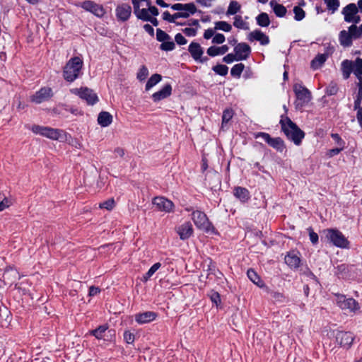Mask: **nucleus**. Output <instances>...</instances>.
<instances>
[{
    "label": "nucleus",
    "instance_id": "nucleus-1",
    "mask_svg": "<svg viewBox=\"0 0 362 362\" xmlns=\"http://www.w3.org/2000/svg\"><path fill=\"white\" fill-rule=\"evenodd\" d=\"M280 124L283 132L288 138L292 140L296 145H299L304 137L303 132L287 117H281Z\"/></svg>",
    "mask_w": 362,
    "mask_h": 362
},
{
    "label": "nucleus",
    "instance_id": "nucleus-2",
    "mask_svg": "<svg viewBox=\"0 0 362 362\" xmlns=\"http://www.w3.org/2000/svg\"><path fill=\"white\" fill-rule=\"evenodd\" d=\"M322 239L325 238L326 241L341 248H349V242L345 236L338 230L334 228H327L322 230Z\"/></svg>",
    "mask_w": 362,
    "mask_h": 362
},
{
    "label": "nucleus",
    "instance_id": "nucleus-3",
    "mask_svg": "<svg viewBox=\"0 0 362 362\" xmlns=\"http://www.w3.org/2000/svg\"><path fill=\"white\" fill-rule=\"evenodd\" d=\"M83 66V61L78 57L71 58L64 68L63 76L66 81L72 82L76 79Z\"/></svg>",
    "mask_w": 362,
    "mask_h": 362
},
{
    "label": "nucleus",
    "instance_id": "nucleus-4",
    "mask_svg": "<svg viewBox=\"0 0 362 362\" xmlns=\"http://www.w3.org/2000/svg\"><path fill=\"white\" fill-rule=\"evenodd\" d=\"M31 130L35 134H39L52 140L64 141V139L66 137V134L63 131L48 127L33 125L31 127Z\"/></svg>",
    "mask_w": 362,
    "mask_h": 362
},
{
    "label": "nucleus",
    "instance_id": "nucleus-5",
    "mask_svg": "<svg viewBox=\"0 0 362 362\" xmlns=\"http://www.w3.org/2000/svg\"><path fill=\"white\" fill-rule=\"evenodd\" d=\"M192 218L195 226L200 230L210 234L216 233L214 227L209 221L208 218L204 213L200 211H194L192 213Z\"/></svg>",
    "mask_w": 362,
    "mask_h": 362
},
{
    "label": "nucleus",
    "instance_id": "nucleus-6",
    "mask_svg": "<svg viewBox=\"0 0 362 362\" xmlns=\"http://www.w3.org/2000/svg\"><path fill=\"white\" fill-rule=\"evenodd\" d=\"M293 90L296 96L295 105L297 109L303 107L308 104L311 98L310 91L301 84L296 83L293 86Z\"/></svg>",
    "mask_w": 362,
    "mask_h": 362
},
{
    "label": "nucleus",
    "instance_id": "nucleus-7",
    "mask_svg": "<svg viewBox=\"0 0 362 362\" xmlns=\"http://www.w3.org/2000/svg\"><path fill=\"white\" fill-rule=\"evenodd\" d=\"M159 14L158 10L155 6H148V8H142L136 12V17L145 21L151 22L154 26H157L158 22L155 18Z\"/></svg>",
    "mask_w": 362,
    "mask_h": 362
},
{
    "label": "nucleus",
    "instance_id": "nucleus-8",
    "mask_svg": "<svg viewBox=\"0 0 362 362\" xmlns=\"http://www.w3.org/2000/svg\"><path fill=\"white\" fill-rule=\"evenodd\" d=\"M358 8L355 4H349L342 10V14L344 16V21L347 23L357 24L361 21V18L358 15Z\"/></svg>",
    "mask_w": 362,
    "mask_h": 362
},
{
    "label": "nucleus",
    "instance_id": "nucleus-9",
    "mask_svg": "<svg viewBox=\"0 0 362 362\" xmlns=\"http://www.w3.org/2000/svg\"><path fill=\"white\" fill-rule=\"evenodd\" d=\"M337 304L342 309L351 313L359 310L358 303L353 298H346L344 296L338 295L336 299Z\"/></svg>",
    "mask_w": 362,
    "mask_h": 362
},
{
    "label": "nucleus",
    "instance_id": "nucleus-10",
    "mask_svg": "<svg viewBox=\"0 0 362 362\" xmlns=\"http://www.w3.org/2000/svg\"><path fill=\"white\" fill-rule=\"evenodd\" d=\"M71 93L78 95L89 105H93L98 100L96 94L88 88H74L71 90Z\"/></svg>",
    "mask_w": 362,
    "mask_h": 362
},
{
    "label": "nucleus",
    "instance_id": "nucleus-11",
    "mask_svg": "<svg viewBox=\"0 0 362 362\" xmlns=\"http://www.w3.org/2000/svg\"><path fill=\"white\" fill-rule=\"evenodd\" d=\"M52 95L51 88L43 87L31 96V101L40 104L49 100Z\"/></svg>",
    "mask_w": 362,
    "mask_h": 362
},
{
    "label": "nucleus",
    "instance_id": "nucleus-12",
    "mask_svg": "<svg viewBox=\"0 0 362 362\" xmlns=\"http://www.w3.org/2000/svg\"><path fill=\"white\" fill-rule=\"evenodd\" d=\"M153 204L157 210L167 213L172 211L174 207V204L170 200L163 197L154 198Z\"/></svg>",
    "mask_w": 362,
    "mask_h": 362
},
{
    "label": "nucleus",
    "instance_id": "nucleus-13",
    "mask_svg": "<svg viewBox=\"0 0 362 362\" xmlns=\"http://www.w3.org/2000/svg\"><path fill=\"white\" fill-rule=\"evenodd\" d=\"M337 341L341 346L349 349L354 339V336L352 333L348 332H339L336 336Z\"/></svg>",
    "mask_w": 362,
    "mask_h": 362
},
{
    "label": "nucleus",
    "instance_id": "nucleus-14",
    "mask_svg": "<svg viewBox=\"0 0 362 362\" xmlns=\"http://www.w3.org/2000/svg\"><path fill=\"white\" fill-rule=\"evenodd\" d=\"M251 49L246 43H239L234 47L236 61L245 60L249 57Z\"/></svg>",
    "mask_w": 362,
    "mask_h": 362
},
{
    "label": "nucleus",
    "instance_id": "nucleus-15",
    "mask_svg": "<svg viewBox=\"0 0 362 362\" xmlns=\"http://www.w3.org/2000/svg\"><path fill=\"white\" fill-rule=\"evenodd\" d=\"M286 264L291 269H296L300 264V257L298 252H289L285 257Z\"/></svg>",
    "mask_w": 362,
    "mask_h": 362
},
{
    "label": "nucleus",
    "instance_id": "nucleus-16",
    "mask_svg": "<svg viewBox=\"0 0 362 362\" xmlns=\"http://www.w3.org/2000/svg\"><path fill=\"white\" fill-rule=\"evenodd\" d=\"M176 231L181 240H187L193 234V228L189 222H186L177 228Z\"/></svg>",
    "mask_w": 362,
    "mask_h": 362
},
{
    "label": "nucleus",
    "instance_id": "nucleus-17",
    "mask_svg": "<svg viewBox=\"0 0 362 362\" xmlns=\"http://www.w3.org/2000/svg\"><path fill=\"white\" fill-rule=\"evenodd\" d=\"M132 8L128 4H122L116 8V16L119 21H126L131 16Z\"/></svg>",
    "mask_w": 362,
    "mask_h": 362
},
{
    "label": "nucleus",
    "instance_id": "nucleus-18",
    "mask_svg": "<svg viewBox=\"0 0 362 362\" xmlns=\"http://www.w3.org/2000/svg\"><path fill=\"white\" fill-rule=\"evenodd\" d=\"M82 8L88 11L93 13L97 16H103L105 13L103 8L100 6L90 1L83 2L82 4Z\"/></svg>",
    "mask_w": 362,
    "mask_h": 362
},
{
    "label": "nucleus",
    "instance_id": "nucleus-19",
    "mask_svg": "<svg viewBox=\"0 0 362 362\" xmlns=\"http://www.w3.org/2000/svg\"><path fill=\"white\" fill-rule=\"evenodd\" d=\"M171 93L172 86L170 84H166L162 88V89L154 93L152 95V98L154 102H158L170 96Z\"/></svg>",
    "mask_w": 362,
    "mask_h": 362
},
{
    "label": "nucleus",
    "instance_id": "nucleus-20",
    "mask_svg": "<svg viewBox=\"0 0 362 362\" xmlns=\"http://www.w3.org/2000/svg\"><path fill=\"white\" fill-rule=\"evenodd\" d=\"M248 39L250 41H259L260 44L262 45H266L269 43V37L266 35L264 33L258 30L251 32L249 34Z\"/></svg>",
    "mask_w": 362,
    "mask_h": 362
},
{
    "label": "nucleus",
    "instance_id": "nucleus-21",
    "mask_svg": "<svg viewBox=\"0 0 362 362\" xmlns=\"http://www.w3.org/2000/svg\"><path fill=\"white\" fill-rule=\"evenodd\" d=\"M188 50L194 60L200 62L203 61L202 59V56L204 54V51L199 43L192 42L189 46Z\"/></svg>",
    "mask_w": 362,
    "mask_h": 362
},
{
    "label": "nucleus",
    "instance_id": "nucleus-22",
    "mask_svg": "<svg viewBox=\"0 0 362 362\" xmlns=\"http://www.w3.org/2000/svg\"><path fill=\"white\" fill-rule=\"evenodd\" d=\"M156 317V314L153 312H145L138 313L135 315V320L139 324L148 323L153 321Z\"/></svg>",
    "mask_w": 362,
    "mask_h": 362
},
{
    "label": "nucleus",
    "instance_id": "nucleus-23",
    "mask_svg": "<svg viewBox=\"0 0 362 362\" xmlns=\"http://www.w3.org/2000/svg\"><path fill=\"white\" fill-rule=\"evenodd\" d=\"M196 7L193 4H186L185 7L180 11L177 12V20L180 18H188L190 15L194 13Z\"/></svg>",
    "mask_w": 362,
    "mask_h": 362
},
{
    "label": "nucleus",
    "instance_id": "nucleus-24",
    "mask_svg": "<svg viewBox=\"0 0 362 362\" xmlns=\"http://www.w3.org/2000/svg\"><path fill=\"white\" fill-rule=\"evenodd\" d=\"M228 47L226 45L221 47L211 46L208 48L206 52L210 57L223 55L228 51Z\"/></svg>",
    "mask_w": 362,
    "mask_h": 362
},
{
    "label": "nucleus",
    "instance_id": "nucleus-25",
    "mask_svg": "<svg viewBox=\"0 0 362 362\" xmlns=\"http://www.w3.org/2000/svg\"><path fill=\"white\" fill-rule=\"evenodd\" d=\"M354 70V62L346 59L341 62V71L345 78H348Z\"/></svg>",
    "mask_w": 362,
    "mask_h": 362
},
{
    "label": "nucleus",
    "instance_id": "nucleus-26",
    "mask_svg": "<svg viewBox=\"0 0 362 362\" xmlns=\"http://www.w3.org/2000/svg\"><path fill=\"white\" fill-rule=\"evenodd\" d=\"M234 195L242 202H246L250 199V193L245 188L237 187L234 189Z\"/></svg>",
    "mask_w": 362,
    "mask_h": 362
},
{
    "label": "nucleus",
    "instance_id": "nucleus-27",
    "mask_svg": "<svg viewBox=\"0 0 362 362\" xmlns=\"http://www.w3.org/2000/svg\"><path fill=\"white\" fill-rule=\"evenodd\" d=\"M112 122V116L107 112H101L98 117V124L103 127L109 126Z\"/></svg>",
    "mask_w": 362,
    "mask_h": 362
},
{
    "label": "nucleus",
    "instance_id": "nucleus-28",
    "mask_svg": "<svg viewBox=\"0 0 362 362\" xmlns=\"http://www.w3.org/2000/svg\"><path fill=\"white\" fill-rule=\"evenodd\" d=\"M352 37L349 30H341L339 33V42L344 47H349L352 44Z\"/></svg>",
    "mask_w": 362,
    "mask_h": 362
},
{
    "label": "nucleus",
    "instance_id": "nucleus-29",
    "mask_svg": "<svg viewBox=\"0 0 362 362\" xmlns=\"http://www.w3.org/2000/svg\"><path fill=\"white\" fill-rule=\"evenodd\" d=\"M199 26L198 20H192L189 27L185 28L182 31L188 37L195 36Z\"/></svg>",
    "mask_w": 362,
    "mask_h": 362
},
{
    "label": "nucleus",
    "instance_id": "nucleus-30",
    "mask_svg": "<svg viewBox=\"0 0 362 362\" xmlns=\"http://www.w3.org/2000/svg\"><path fill=\"white\" fill-rule=\"evenodd\" d=\"M327 59V54H318L311 62V67L313 69H317L322 66Z\"/></svg>",
    "mask_w": 362,
    "mask_h": 362
},
{
    "label": "nucleus",
    "instance_id": "nucleus-31",
    "mask_svg": "<svg viewBox=\"0 0 362 362\" xmlns=\"http://www.w3.org/2000/svg\"><path fill=\"white\" fill-rule=\"evenodd\" d=\"M268 144L281 153L286 149L284 141L280 138H271Z\"/></svg>",
    "mask_w": 362,
    "mask_h": 362
},
{
    "label": "nucleus",
    "instance_id": "nucleus-32",
    "mask_svg": "<svg viewBox=\"0 0 362 362\" xmlns=\"http://www.w3.org/2000/svg\"><path fill=\"white\" fill-rule=\"evenodd\" d=\"M270 6L273 8V11L276 16L284 17L286 13V8L281 4H279L276 2L271 1Z\"/></svg>",
    "mask_w": 362,
    "mask_h": 362
},
{
    "label": "nucleus",
    "instance_id": "nucleus-33",
    "mask_svg": "<svg viewBox=\"0 0 362 362\" xmlns=\"http://www.w3.org/2000/svg\"><path fill=\"white\" fill-rule=\"evenodd\" d=\"M162 80L161 75L158 74H153L150 78L148 80L146 84V90H149L151 89L154 86H156L157 83H158Z\"/></svg>",
    "mask_w": 362,
    "mask_h": 362
},
{
    "label": "nucleus",
    "instance_id": "nucleus-34",
    "mask_svg": "<svg viewBox=\"0 0 362 362\" xmlns=\"http://www.w3.org/2000/svg\"><path fill=\"white\" fill-rule=\"evenodd\" d=\"M108 329L107 325H101L97 329L90 331V334L93 335L98 339H104V334Z\"/></svg>",
    "mask_w": 362,
    "mask_h": 362
},
{
    "label": "nucleus",
    "instance_id": "nucleus-35",
    "mask_svg": "<svg viewBox=\"0 0 362 362\" xmlns=\"http://www.w3.org/2000/svg\"><path fill=\"white\" fill-rule=\"evenodd\" d=\"M247 276L255 284L257 285L258 286L262 287L264 286L259 276L253 269H249L247 271Z\"/></svg>",
    "mask_w": 362,
    "mask_h": 362
},
{
    "label": "nucleus",
    "instance_id": "nucleus-36",
    "mask_svg": "<svg viewBox=\"0 0 362 362\" xmlns=\"http://www.w3.org/2000/svg\"><path fill=\"white\" fill-rule=\"evenodd\" d=\"M257 24L262 27H267L269 25L270 21L267 13H262L257 17Z\"/></svg>",
    "mask_w": 362,
    "mask_h": 362
},
{
    "label": "nucleus",
    "instance_id": "nucleus-37",
    "mask_svg": "<svg viewBox=\"0 0 362 362\" xmlns=\"http://www.w3.org/2000/svg\"><path fill=\"white\" fill-rule=\"evenodd\" d=\"M214 30H221L225 32H229L232 29L231 25L226 21H217L214 23Z\"/></svg>",
    "mask_w": 362,
    "mask_h": 362
},
{
    "label": "nucleus",
    "instance_id": "nucleus-38",
    "mask_svg": "<svg viewBox=\"0 0 362 362\" xmlns=\"http://www.w3.org/2000/svg\"><path fill=\"white\" fill-rule=\"evenodd\" d=\"M161 267V264L159 262H157L154 264L146 273V274L143 276V281H147L148 279L153 275V274L158 270Z\"/></svg>",
    "mask_w": 362,
    "mask_h": 362
},
{
    "label": "nucleus",
    "instance_id": "nucleus-39",
    "mask_svg": "<svg viewBox=\"0 0 362 362\" xmlns=\"http://www.w3.org/2000/svg\"><path fill=\"white\" fill-rule=\"evenodd\" d=\"M244 68L245 66L243 64H237L232 67L230 74L232 76L239 78L244 70Z\"/></svg>",
    "mask_w": 362,
    "mask_h": 362
},
{
    "label": "nucleus",
    "instance_id": "nucleus-40",
    "mask_svg": "<svg viewBox=\"0 0 362 362\" xmlns=\"http://www.w3.org/2000/svg\"><path fill=\"white\" fill-rule=\"evenodd\" d=\"M240 8V4L236 1H231L227 10L228 15H234Z\"/></svg>",
    "mask_w": 362,
    "mask_h": 362
},
{
    "label": "nucleus",
    "instance_id": "nucleus-41",
    "mask_svg": "<svg viewBox=\"0 0 362 362\" xmlns=\"http://www.w3.org/2000/svg\"><path fill=\"white\" fill-rule=\"evenodd\" d=\"M233 116V112L231 110L227 109L223 112L222 116V128L232 119Z\"/></svg>",
    "mask_w": 362,
    "mask_h": 362
},
{
    "label": "nucleus",
    "instance_id": "nucleus-42",
    "mask_svg": "<svg viewBox=\"0 0 362 362\" xmlns=\"http://www.w3.org/2000/svg\"><path fill=\"white\" fill-rule=\"evenodd\" d=\"M327 4V8L331 10L332 13L337 11L339 6V0H324Z\"/></svg>",
    "mask_w": 362,
    "mask_h": 362
},
{
    "label": "nucleus",
    "instance_id": "nucleus-43",
    "mask_svg": "<svg viewBox=\"0 0 362 362\" xmlns=\"http://www.w3.org/2000/svg\"><path fill=\"white\" fill-rule=\"evenodd\" d=\"M349 30L351 33L352 39H358L362 37V34H361L359 30L358 29V26H356L355 24L349 26Z\"/></svg>",
    "mask_w": 362,
    "mask_h": 362
},
{
    "label": "nucleus",
    "instance_id": "nucleus-44",
    "mask_svg": "<svg viewBox=\"0 0 362 362\" xmlns=\"http://www.w3.org/2000/svg\"><path fill=\"white\" fill-rule=\"evenodd\" d=\"M235 27L240 29H247V23L243 20L242 17L240 16H236L235 17V21L233 23Z\"/></svg>",
    "mask_w": 362,
    "mask_h": 362
},
{
    "label": "nucleus",
    "instance_id": "nucleus-45",
    "mask_svg": "<svg viewBox=\"0 0 362 362\" xmlns=\"http://www.w3.org/2000/svg\"><path fill=\"white\" fill-rule=\"evenodd\" d=\"M293 13L295 14V16H294L295 20H296L298 21H301L305 18V13L299 6H295L293 8Z\"/></svg>",
    "mask_w": 362,
    "mask_h": 362
},
{
    "label": "nucleus",
    "instance_id": "nucleus-46",
    "mask_svg": "<svg viewBox=\"0 0 362 362\" xmlns=\"http://www.w3.org/2000/svg\"><path fill=\"white\" fill-rule=\"evenodd\" d=\"M354 74L356 76L362 75V59L357 58L354 61Z\"/></svg>",
    "mask_w": 362,
    "mask_h": 362
},
{
    "label": "nucleus",
    "instance_id": "nucleus-47",
    "mask_svg": "<svg viewBox=\"0 0 362 362\" xmlns=\"http://www.w3.org/2000/svg\"><path fill=\"white\" fill-rule=\"evenodd\" d=\"M213 70L221 76H225L228 73V68L226 65H216L213 67Z\"/></svg>",
    "mask_w": 362,
    "mask_h": 362
},
{
    "label": "nucleus",
    "instance_id": "nucleus-48",
    "mask_svg": "<svg viewBox=\"0 0 362 362\" xmlns=\"http://www.w3.org/2000/svg\"><path fill=\"white\" fill-rule=\"evenodd\" d=\"M148 75V70L145 66H142L138 73H137V78L142 81L146 78Z\"/></svg>",
    "mask_w": 362,
    "mask_h": 362
},
{
    "label": "nucleus",
    "instance_id": "nucleus-49",
    "mask_svg": "<svg viewBox=\"0 0 362 362\" xmlns=\"http://www.w3.org/2000/svg\"><path fill=\"white\" fill-rule=\"evenodd\" d=\"M175 47V43L171 40L164 41L160 45V49L165 51H171L174 49Z\"/></svg>",
    "mask_w": 362,
    "mask_h": 362
},
{
    "label": "nucleus",
    "instance_id": "nucleus-50",
    "mask_svg": "<svg viewBox=\"0 0 362 362\" xmlns=\"http://www.w3.org/2000/svg\"><path fill=\"white\" fill-rule=\"evenodd\" d=\"M156 38L160 42H164L168 40H171L170 37L164 31L160 29H158L156 31Z\"/></svg>",
    "mask_w": 362,
    "mask_h": 362
},
{
    "label": "nucleus",
    "instance_id": "nucleus-51",
    "mask_svg": "<svg viewBox=\"0 0 362 362\" xmlns=\"http://www.w3.org/2000/svg\"><path fill=\"white\" fill-rule=\"evenodd\" d=\"M100 208L105 209L107 210H112L115 206V201L113 199H110L99 205Z\"/></svg>",
    "mask_w": 362,
    "mask_h": 362
},
{
    "label": "nucleus",
    "instance_id": "nucleus-52",
    "mask_svg": "<svg viewBox=\"0 0 362 362\" xmlns=\"http://www.w3.org/2000/svg\"><path fill=\"white\" fill-rule=\"evenodd\" d=\"M272 297L275 302L283 303L286 301V298L281 293L273 292L272 293Z\"/></svg>",
    "mask_w": 362,
    "mask_h": 362
},
{
    "label": "nucleus",
    "instance_id": "nucleus-53",
    "mask_svg": "<svg viewBox=\"0 0 362 362\" xmlns=\"http://www.w3.org/2000/svg\"><path fill=\"white\" fill-rule=\"evenodd\" d=\"M64 141H67L69 144L75 146L77 148H81L82 145L76 139H74L71 136H69V139H67V136L66 135V137L64 139Z\"/></svg>",
    "mask_w": 362,
    "mask_h": 362
},
{
    "label": "nucleus",
    "instance_id": "nucleus-54",
    "mask_svg": "<svg viewBox=\"0 0 362 362\" xmlns=\"http://www.w3.org/2000/svg\"><path fill=\"white\" fill-rule=\"evenodd\" d=\"M163 18L164 20L168 21L169 22L177 23V17L175 13L171 15L168 11H165L163 13Z\"/></svg>",
    "mask_w": 362,
    "mask_h": 362
},
{
    "label": "nucleus",
    "instance_id": "nucleus-55",
    "mask_svg": "<svg viewBox=\"0 0 362 362\" xmlns=\"http://www.w3.org/2000/svg\"><path fill=\"white\" fill-rule=\"evenodd\" d=\"M225 36L223 34L218 33L213 37L212 42L214 44H222L225 42Z\"/></svg>",
    "mask_w": 362,
    "mask_h": 362
},
{
    "label": "nucleus",
    "instance_id": "nucleus-56",
    "mask_svg": "<svg viewBox=\"0 0 362 362\" xmlns=\"http://www.w3.org/2000/svg\"><path fill=\"white\" fill-rule=\"evenodd\" d=\"M337 86L334 83H331L327 88V93L329 95H335L337 92Z\"/></svg>",
    "mask_w": 362,
    "mask_h": 362
},
{
    "label": "nucleus",
    "instance_id": "nucleus-57",
    "mask_svg": "<svg viewBox=\"0 0 362 362\" xmlns=\"http://www.w3.org/2000/svg\"><path fill=\"white\" fill-rule=\"evenodd\" d=\"M309 232L310 240L313 244H316L318 242V235L313 231L311 228L308 229Z\"/></svg>",
    "mask_w": 362,
    "mask_h": 362
},
{
    "label": "nucleus",
    "instance_id": "nucleus-58",
    "mask_svg": "<svg viewBox=\"0 0 362 362\" xmlns=\"http://www.w3.org/2000/svg\"><path fill=\"white\" fill-rule=\"evenodd\" d=\"M124 339L128 344H132L134 341V335L129 331H126L124 333Z\"/></svg>",
    "mask_w": 362,
    "mask_h": 362
},
{
    "label": "nucleus",
    "instance_id": "nucleus-59",
    "mask_svg": "<svg viewBox=\"0 0 362 362\" xmlns=\"http://www.w3.org/2000/svg\"><path fill=\"white\" fill-rule=\"evenodd\" d=\"M11 205V202L8 198L4 197L2 200H0V211L4 210Z\"/></svg>",
    "mask_w": 362,
    "mask_h": 362
},
{
    "label": "nucleus",
    "instance_id": "nucleus-60",
    "mask_svg": "<svg viewBox=\"0 0 362 362\" xmlns=\"http://www.w3.org/2000/svg\"><path fill=\"white\" fill-rule=\"evenodd\" d=\"M255 137L256 139L262 138L263 140H264L267 144L269 141L270 139L272 138L270 135L267 133L264 132H259L255 134Z\"/></svg>",
    "mask_w": 362,
    "mask_h": 362
},
{
    "label": "nucleus",
    "instance_id": "nucleus-61",
    "mask_svg": "<svg viewBox=\"0 0 362 362\" xmlns=\"http://www.w3.org/2000/svg\"><path fill=\"white\" fill-rule=\"evenodd\" d=\"M175 42L180 45H185L187 43L186 39L184 37V36L180 34L177 33L175 37Z\"/></svg>",
    "mask_w": 362,
    "mask_h": 362
},
{
    "label": "nucleus",
    "instance_id": "nucleus-62",
    "mask_svg": "<svg viewBox=\"0 0 362 362\" xmlns=\"http://www.w3.org/2000/svg\"><path fill=\"white\" fill-rule=\"evenodd\" d=\"M211 300L213 303H214L216 305H218L221 303L220 296L216 292H212L210 296Z\"/></svg>",
    "mask_w": 362,
    "mask_h": 362
},
{
    "label": "nucleus",
    "instance_id": "nucleus-63",
    "mask_svg": "<svg viewBox=\"0 0 362 362\" xmlns=\"http://www.w3.org/2000/svg\"><path fill=\"white\" fill-rule=\"evenodd\" d=\"M223 60L224 62L230 64L234 61H236V56L235 55V54H228L226 56L223 57Z\"/></svg>",
    "mask_w": 362,
    "mask_h": 362
},
{
    "label": "nucleus",
    "instance_id": "nucleus-64",
    "mask_svg": "<svg viewBox=\"0 0 362 362\" xmlns=\"http://www.w3.org/2000/svg\"><path fill=\"white\" fill-rule=\"evenodd\" d=\"M144 0H132V4L134 6V13L136 15L137 11H140L141 8H140L141 1Z\"/></svg>",
    "mask_w": 362,
    "mask_h": 362
}]
</instances>
